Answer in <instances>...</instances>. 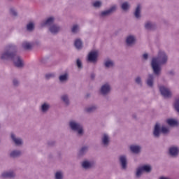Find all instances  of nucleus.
<instances>
[{"mask_svg":"<svg viewBox=\"0 0 179 179\" xmlns=\"http://www.w3.org/2000/svg\"><path fill=\"white\" fill-rule=\"evenodd\" d=\"M101 145L104 148H107L110 145V136L107 134H103L101 137Z\"/></svg>","mask_w":179,"mask_h":179,"instance_id":"nucleus-14","label":"nucleus"},{"mask_svg":"<svg viewBox=\"0 0 179 179\" xmlns=\"http://www.w3.org/2000/svg\"><path fill=\"white\" fill-rule=\"evenodd\" d=\"M13 85L15 87H17V86H19V85H20V81H19V80H17V78H14L13 80Z\"/></svg>","mask_w":179,"mask_h":179,"instance_id":"nucleus-41","label":"nucleus"},{"mask_svg":"<svg viewBox=\"0 0 179 179\" xmlns=\"http://www.w3.org/2000/svg\"><path fill=\"white\" fill-rule=\"evenodd\" d=\"M169 155L170 157L176 159L179 156V147L177 145H172L169 148Z\"/></svg>","mask_w":179,"mask_h":179,"instance_id":"nucleus-5","label":"nucleus"},{"mask_svg":"<svg viewBox=\"0 0 179 179\" xmlns=\"http://www.w3.org/2000/svg\"><path fill=\"white\" fill-rule=\"evenodd\" d=\"M0 58L3 61H13L17 68L24 66L23 59L17 55V48L13 43H10L6 46L4 51L0 55Z\"/></svg>","mask_w":179,"mask_h":179,"instance_id":"nucleus-1","label":"nucleus"},{"mask_svg":"<svg viewBox=\"0 0 179 179\" xmlns=\"http://www.w3.org/2000/svg\"><path fill=\"white\" fill-rule=\"evenodd\" d=\"M16 174L15 171L10 170V171H5L1 175V178H15Z\"/></svg>","mask_w":179,"mask_h":179,"instance_id":"nucleus-13","label":"nucleus"},{"mask_svg":"<svg viewBox=\"0 0 179 179\" xmlns=\"http://www.w3.org/2000/svg\"><path fill=\"white\" fill-rule=\"evenodd\" d=\"M22 47L24 50H30L33 47V43L27 41H24L22 43Z\"/></svg>","mask_w":179,"mask_h":179,"instance_id":"nucleus-32","label":"nucleus"},{"mask_svg":"<svg viewBox=\"0 0 179 179\" xmlns=\"http://www.w3.org/2000/svg\"><path fill=\"white\" fill-rule=\"evenodd\" d=\"M110 92H111V85L110 83H106L102 85L100 88V94H102V96H107Z\"/></svg>","mask_w":179,"mask_h":179,"instance_id":"nucleus-6","label":"nucleus"},{"mask_svg":"<svg viewBox=\"0 0 179 179\" xmlns=\"http://www.w3.org/2000/svg\"><path fill=\"white\" fill-rule=\"evenodd\" d=\"M48 145H49V146H52L55 145V141H48Z\"/></svg>","mask_w":179,"mask_h":179,"instance_id":"nucleus-45","label":"nucleus"},{"mask_svg":"<svg viewBox=\"0 0 179 179\" xmlns=\"http://www.w3.org/2000/svg\"><path fill=\"white\" fill-rule=\"evenodd\" d=\"M94 163L90 161H83L82 162V167L85 170H89V169H92L93 167Z\"/></svg>","mask_w":179,"mask_h":179,"instance_id":"nucleus-21","label":"nucleus"},{"mask_svg":"<svg viewBox=\"0 0 179 179\" xmlns=\"http://www.w3.org/2000/svg\"><path fill=\"white\" fill-rule=\"evenodd\" d=\"M94 78H96V74H94V73H92L91 74V79H94Z\"/></svg>","mask_w":179,"mask_h":179,"instance_id":"nucleus-47","label":"nucleus"},{"mask_svg":"<svg viewBox=\"0 0 179 179\" xmlns=\"http://www.w3.org/2000/svg\"><path fill=\"white\" fill-rule=\"evenodd\" d=\"M50 107L51 105H50V103L45 102L41 106L40 111H41V113H43V114H45V113H47L48 110H50Z\"/></svg>","mask_w":179,"mask_h":179,"instance_id":"nucleus-19","label":"nucleus"},{"mask_svg":"<svg viewBox=\"0 0 179 179\" xmlns=\"http://www.w3.org/2000/svg\"><path fill=\"white\" fill-rule=\"evenodd\" d=\"M136 43V37L134 35H129L126 38V44L128 47H133Z\"/></svg>","mask_w":179,"mask_h":179,"instance_id":"nucleus-12","label":"nucleus"},{"mask_svg":"<svg viewBox=\"0 0 179 179\" xmlns=\"http://www.w3.org/2000/svg\"><path fill=\"white\" fill-rule=\"evenodd\" d=\"M167 61H169V56L166 52L163 50H159L157 57L152 59L151 66L154 74H155L156 76H159L160 72H162V67H160V65H166Z\"/></svg>","mask_w":179,"mask_h":179,"instance_id":"nucleus-2","label":"nucleus"},{"mask_svg":"<svg viewBox=\"0 0 179 179\" xmlns=\"http://www.w3.org/2000/svg\"><path fill=\"white\" fill-rule=\"evenodd\" d=\"M59 80L61 83H65L69 80V73H65L59 76Z\"/></svg>","mask_w":179,"mask_h":179,"instance_id":"nucleus-20","label":"nucleus"},{"mask_svg":"<svg viewBox=\"0 0 179 179\" xmlns=\"http://www.w3.org/2000/svg\"><path fill=\"white\" fill-rule=\"evenodd\" d=\"M55 76V74L54 73H47L45 76V79H51Z\"/></svg>","mask_w":179,"mask_h":179,"instance_id":"nucleus-42","label":"nucleus"},{"mask_svg":"<svg viewBox=\"0 0 179 179\" xmlns=\"http://www.w3.org/2000/svg\"><path fill=\"white\" fill-rule=\"evenodd\" d=\"M117 10V6L115 5L112 6L109 9L101 11L100 13L101 17H106V16H110L113 12H115Z\"/></svg>","mask_w":179,"mask_h":179,"instance_id":"nucleus-11","label":"nucleus"},{"mask_svg":"<svg viewBox=\"0 0 179 179\" xmlns=\"http://www.w3.org/2000/svg\"><path fill=\"white\" fill-rule=\"evenodd\" d=\"M170 130L168 127L163 126L162 128L160 127V124L157 123L154 127L153 135L155 138H159L160 136V134H169Z\"/></svg>","mask_w":179,"mask_h":179,"instance_id":"nucleus-4","label":"nucleus"},{"mask_svg":"<svg viewBox=\"0 0 179 179\" xmlns=\"http://www.w3.org/2000/svg\"><path fill=\"white\" fill-rule=\"evenodd\" d=\"M145 27L147 30H152V29H153V24L150 22H147L145 24Z\"/></svg>","mask_w":179,"mask_h":179,"instance_id":"nucleus-38","label":"nucleus"},{"mask_svg":"<svg viewBox=\"0 0 179 179\" xmlns=\"http://www.w3.org/2000/svg\"><path fill=\"white\" fill-rule=\"evenodd\" d=\"M134 80L138 86H142V78L141 76H137Z\"/></svg>","mask_w":179,"mask_h":179,"instance_id":"nucleus-39","label":"nucleus"},{"mask_svg":"<svg viewBox=\"0 0 179 179\" xmlns=\"http://www.w3.org/2000/svg\"><path fill=\"white\" fill-rule=\"evenodd\" d=\"M79 31H80V25L78 24H73V26L71 27V32L73 33V34H78Z\"/></svg>","mask_w":179,"mask_h":179,"instance_id":"nucleus-24","label":"nucleus"},{"mask_svg":"<svg viewBox=\"0 0 179 179\" xmlns=\"http://www.w3.org/2000/svg\"><path fill=\"white\" fill-rule=\"evenodd\" d=\"M169 73H170V75H174V72H173V71H170Z\"/></svg>","mask_w":179,"mask_h":179,"instance_id":"nucleus-48","label":"nucleus"},{"mask_svg":"<svg viewBox=\"0 0 179 179\" xmlns=\"http://www.w3.org/2000/svg\"><path fill=\"white\" fill-rule=\"evenodd\" d=\"M10 13L12 15V16H17V11H16V9L14 8H10Z\"/></svg>","mask_w":179,"mask_h":179,"instance_id":"nucleus-40","label":"nucleus"},{"mask_svg":"<svg viewBox=\"0 0 179 179\" xmlns=\"http://www.w3.org/2000/svg\"><path fill=\"white\" fill-rule=\"evenodd\" d=\"M98 57H99V52L92 51L88 54L87 61L88 62H92V64H96V62H97Z\"/></svg>","mask_w":179,"mask_h":179,"instance_id":"nucleus-7","label":"nucleus"},{"mask_svg":"<svg viewBox=\"0 0 179 179\" xmlns=\"http://www.w3.org/2000/svg\"><path fill=\"white\" fill-rule=\"evenodd\" d=\"M59 30H61V27L57 24H53L49 27V31L52 34H57V33L59 32Z\"/></svg>","mask_w":179,"mask_h":179,"instance_id":"nucleus-18","label":"nucleus"},{"mask_svg":"<svg viewBox=\"0 0 179 179\" xmlns=\"http://www.w3.org/2000/svg\"><path fill=\"white\" fill-rule=\"evenodd\" d=\"M166 122L169 127H178V121L176 119H168Z\"/></svg>","mask_w":179,"mask_h":179,"instance_id":"nucleus-25","label":"nucleus"},{"mask_svg":"<svg viewBox=\"0 0 179 179\" xmlns=\"http://www.w3.org/2000/svg\"><path fill=\"white\" fill-rule=\"evenodd\" d=\"M155 83V76L153 74H148L146 84L149 87H153V85Z\"/></svg>","mask_w":179,"mask_h":179,"instance_id":"nucleus-17","label":"nucleus"},{"mask_svg":"<svg viewBox=\"0 0 179 179\" xmlns=\"http://www.w3.org/2000/svg\"><path fill=\"white\" fill-rule=\"evenodd\" d=\"M55 20V18H54V17H50L46 20L42 21L41 22V27H51V26L54 24Z\"/></svg>","mask_w":179,"mask_h":179,"instance_id":"nucleus-10","label":"nucleus"},{"mask_svg":"<svg viewBox=\"0 0 179 179\" xmlns=\"http://www.w3.org/2000/svg\"><path fill=\"white\" fill-rule=\"evenodd\" d=\"M61 100L64 103L65 106H69L71 104V101H69V95L66 94H64L61 96Z\"/></svg>","mask_w":179,"mask_h":179,"instance_id":"nucleus-22","label":"nucleus"},{"mask_svg":"<svg viewBox=\"0 0 179 179\" xmlns=\"http://www.w3.org/2000/svg\"><path fill=\"white\" fill-rule=\"evenodd\" d=\"M27 30L28 31H33L34 30V24L33 22H29L27 24Z\"/></svg>","mask_w":179,"mask_h":179,"instance_id":"nucleus-36","label":"nucleus"},{"mask_svg":"<svg viewBox=\"0 0 179 179\" xmlns=\"http://www.w3.org/2000/svg\"><path fill=\"white\" fill-rule=\"evenodd\" d=\"M9 1H12V0H9Z\"/></svg>","mask_w":179,"mask_h":179,"instance_id":"nucleus-51","label":"nucleus"},{"mask_svg":"<svg viewBox=\"0 0 179 179\" xmlns=\"http://www.w3.org/2000/svg\"><path fill=\"white\" fill-rule=\"evenodd\" d=\"M141 4H138L137 7L136 8L135 12H134V16L136 17V19H139L141 17Z\"/></svg>","mask_w":179,"mask_h":179,"instance_id":"nucleus-30","label":"nucleus"},{"mask_svg":"<svg viewBox=\"0 0 179 179\" xmlns=\"http://www.w3.org/2000/svg\"><path fill=\"white\" fill-rule=\"evenodd\" d=\"M143 172V169H142V166H139L136 169V178H140L141 176H142Z\"/></svg>","mask_w":179,"mask_h":179,"instance_id":"nucleus-34","label":"nucleus"},{"mask_svg":"<svg viewBox=\"0 0 179 179\" xmlns=\"http://www.w3.org/2000/svg\"><path fill=\"white\" fill-rule=\"evenodd\" d=\"M90 96V94L87 95V96Z\"/></svg>","mask_w":179,"mask_h":179,"instance_id":"nucleus-50","label":"nucleus"},{"mask_svg":"<svg viewBox=\"0 0 179 179\" xmlns=\"http://www.w3.org/2000/svg\"><path fill=\"white\" fill-rule=\"evenodd\" d=\"M134 117V118H136V116H133Z\"/></svg>","mask_w":179,"mask_h":179,"instance_id":"nucleus-49","label":"nucleus"},{"mask_svg":"<svg viewBox=\"0 0 179 179\" xmlns=\"http://www.w3.org/2000/svg\"><path fill=\"white\" fill-rule=\"evenodd\" d=\"M92 6L96 9H100L103 6V1H95L92 3Z\"/></svg>","mask_w":179,"mask_h":179,"instance_id":"nucleus-31","label":"nucleus"},{"mask_svg":"<svg viewBox=\"0 0 179 179\" xmlns=\"http://www.w3.org/2000/svg\"><path fill=\"white\" fill-rule=\"evenodd\" d=\"M175 109L179 113V99H177L174 104Z\"/></svg>","mask_w":179,"mask_h":179,"instance_id":"nucleus-43","label":"nucleus"},{"mask_svg":"<svg viewBox=\"0 0 179 179\" xmlns=\"http://www.w3.org/2000/svg\"><path fill=\"white\" fill-rule=\"evenodd\" d=\"M159 91L162 96H163V97H164L165 99H169V97H171V92L164 85H162L159 87Z\"/></svg>","mask_w":179,"mask_h":179,"instance_id":"nucleus-8","label":"nucleus"},{"mask_svg":"<svg viewBox=\"0 0 179 179\" xmlns=\"http://www.w3.org/2000/svg\"><path fill=\"white\" fill-rule=\"evenodd\" d=\"M11 139L17 146H20L23 143L22 138L17 137L13 133L11 134Z\"/></svg>","mask_w":179,"mask_h":179,"instance_id":"nucleus-16","label":"nucleus"},{"mask_svg":"<svg viewBox=\"0 0 179 179\" xmlns=\"http://www.w3.org/2000/svg\"><path fill=\"white\" fill-rule=\"evenodd\" d=\"M76 64H77L78 68H79L80 69L83 68L82 62L80 61V59H78L76 61Z\"/></svg>","mask_w":179,"mask_h":179,"instance_id":"nucleus-44","label":"nucleus"},{"mask_svg":"<svg viewBox=\"0 0 179 179\" xmlns=\"http://www.w3.org/2000/svg\"><path fill=\"white\" fill-rule=\"evenodd\" d=\"M141 149H142V148L139 145H131V146H130V150L133 153H136V154L139 153L141 152Z\"/></svg>","mask_w":179,"mask_h":179,"instance_id":"nucleus-27","label":"nucleus"},{"mask_svg":"<svg viewBox=\"0 0 179 179\" xmlns=\"http://www.w3.org/2000/svg\"><path fill=\"white\" fill-rule=\"evenodd\" d=\"M85 110L86 113H94V111L97 110V106L96 105H92L90 106L86 107Z\"/></svg>","mask_w":179,"mask_h":179,"instance_id":"nucleus-28","label":"nucleus"},{"mask_svg":"<svg viewBox=\"0 0 179 179\" xmlns=\"http://www.w3.org/2000/svg\"><path fill=\"white\" fill-rule=\"evenodd\" d=\"M103 65L106 69H110V68H114L115 63L111 59H106L103 62Z\"/></svg>","mask_w":179,"mask_h":179,"instance_id":"nucleus-15","label":"nucleus"},{"mask_svg":"<svg viewBox=\"0 0 179 179\" xmlns=\"http://www.w3.org/2000/svg\"><path fill=\"white\" fill-rule=\"evenodd\" d=\"M55 179H64V172L62 171H57L55 173Z\"/></svg>","mask_w":179,"mask_h":179,"instance_id":"nucleus-35","label":"nucleus"},{"mask_svg":"<svg viewBox=\"0 0 179 179\" xmlns=\"http://www.w3.org/2000/svg\"><path fill=\"white\" fill-rule=\"evenodd\" d=\"M74 45L77 50H82L83 48V43L82 42V40L77 38L74 41Z\"/></svg>","mask_w":179,"mask_h":179,"instance_id":"nucleus-23","label":"nucleus"},{"mask_svg":"<svg viewBox=\"0 0 179 179\" xmlns=\"http://www.w3.org/2000/svg\"><path fill=\"white\" fill-rule=\"evenodd\" d=\"M87 152H89V146L84 145L79 150L78 155L79 156H83L84 155H86Z\"/></svg>","mask_w":179,"mask_h":179,"instance_id":"nucleus-26","label":"nucleus"},{"mask_svg":"<svg viewBox=\"0 0 179 179\" xmlns=\"http://www.w3.org/2000/svg\"><path fill=\"white\" fill-rule=\"evenodd\" d=\"M22 155V152L20 150H14L10 153V157H13L15 159V157H19Z\"/></svg>","mask_w":179,"mask_h":179,"instance_id":"nucleus-29","label":"nucleus"},{"mask_svg":"<svg viewBox=\"0 0 179 179\" xmlns=\"http://www.w3.org/2000/svg\"><path fill=\"white\" fill-rule=\"evenodd\" d=\"M121 8L122 10H128L129 9V3L128 2H124L122 4Z\"/></svg>","mask_w":179,"mask_h":179,"instance_id":"nucleus-37","label":"nucleus"},{"mask_svg":"<svg viewBox=\"0 0 179 179\" xmlns=\"http://www.w3.org/2000/svg\"><path fill=\"white\" fill-rule=\"evenodd\" d=\"M141 169L144 173H150L152 171V166L150 165H143Z\"/></svg>","mask_w":179,"mask_h":179,"instance_id":"nucleus-33","label":"nucleus"},{"mask_svg":"<svg viewBox=\"0 0 179 179\" xmlns=\"http://www.w3.org/2000/svg\"><path fill=\"white\" fill-rule=\"evenodd\" d=\"M69 127L71 131H73V132H77L78 136H83L85 130L83 129V126L80 124L79 122L75 120H71L69 122Z\"/></svg>","mask_w":179,"mask_h":179,"instance_id":"nucleus-3","label":"nucleus"},{"mask_svg":"<svg viewBox=\"0 0 179 179\" xmlns=\"http://www.w3.org/2000/svg\"><path fill=\"white\" fill-rule=\"evenodd\" d=\"M119 163L122 170H125L128 167V159L126 155L119 156Z\"/></svg>","mask_w":179,"mask_h":179,"instance_id":"nucleus-9","label":"nucleus"},{"mask_svg":"<svg viewBox=\"0 0 179 179\" xmlns=\"http://www.w3.org/2000/svg\"><path fill=\"white\" fill-rule=\"evenodd\" d=\"M148 57L149 55H148L147 53L143 55V59H148Z\"/></svg>","mask_w":179,"mask_h":179,"instance_id":"nucleus-46","label":"nucleus"}]
</instances>
